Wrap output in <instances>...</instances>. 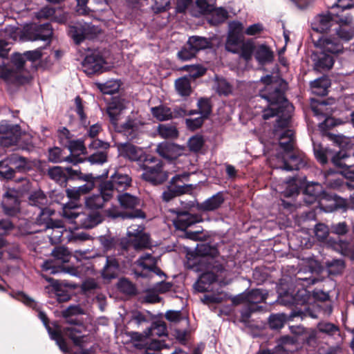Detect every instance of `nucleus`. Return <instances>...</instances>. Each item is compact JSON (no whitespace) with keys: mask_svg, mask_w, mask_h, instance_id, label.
Returning <instances> with one entry per match:
<instances>
[{"mask_svg":"<svg viewBox=\"0 0 354 354\" xmlns=\"http://www.w3.org/2000/svg\"><path fill=\"white\" fill-rule=\"evenodd\" d=\"M263 87L259 90V100L265 103L263 118L268 120L278 115L274 129V136L279 140L284 153H290L294 147V133L288 129L294 107L284 97L282 82L277 77L266 75L261 78Z\"/></svg>","mask_w":354,"mask_h":354,"instance_id":"f257e3e1","label":"nucleus"},{"mask_svg":"<svg viewBox=\"0 0 354 354\" xmlns=\"http://www.w3.org/2000/svg\"><path fill=\"white\" fill-rule=\"evenodd\" d=\"M38 316L48 330L50 338L56 342L63 352H68V351L67 344L63 338V335H65L68 337L75 346L82 349V354H88L87 350L83 349L85 344L89 340V337L83 334L85 331V328L82 324H75L63 328L59 325L55 324V327L53 329L48 325V318L44 312L39 311Z\"/></svg>","mask_w":354,"mask_h":354,"instance_id":"f03ea898","label":"nucleus"},{"mask_svg":"<svg viewBox=\"0 0 354 354\" xmlns=\"http://www.w3.org/2000/svg\"><path fill=\"white\" fill-rule=\"evenodd\" d=\"M122 109L114 104H111L107 109V113L111 122L119 131L122 132L127 138H134L140 129V123L137 120H128L124 123L120 124L118 121L121 115Z\"/></svg>","mask_w":354,"mask_h":354,"instance_id":"7ed1b4c3","label":"nucleus"},{"mask_svg":"<svg viewBox=\"0 0 354 354\" xmlns=\"http://www.w3.org/2000/svg\"><path fill=\"white\" fill-rule=\"evenodd\" d=\"M142 168L143 179L153 185L160 184L168 178V173L162 171V163L155 158H145Z\"/></svg>","mask_w":354,"mask_h":354,"instance_id":"20e7f679","label":"nucleus"},{"mask_svg":"<svg viewBox=\"0 0 354 354\" xmlns=\"http://www.w3.org/2000/svg\"><path fill=\"white\" fill-rule=\"evenodd\" d=\"M26 62L24 53H15L11 59L12 66H0V77L7 82H20L21 73Z\"/></svg>","mask_w":354,"mask_h":354,"instance_id":"39448f33","label":"nucleus"},{"mask_svg":"<svg viewBox=\"0 0 354 354\" xmlns=\"http://www.w3.org/2000/svg\"><path fill=\"white\" fill-rule=\"evenodd\" d=\"M243 24L233 21L228 24V33L225 42V49L233 53H239L244 41Z\"/></svg>","mask_w":354,"mask_h":354,"instance_id":"423d86ee","label":"nucleus"},{"mask_svg":"<svg viewBox=\"0 0 354 354\" xmlns=\"http://www.w3.org/2000/svg\"><path fill=\"white\" fill-rule=\"evenodd\" d=\"M131 179L128 175L116 172L111 176L109 180L102 183V185L104 190L113 198L116 192L120 194L127 189L131 185Z\"/></svg>","mask_w":354,"mask_h":354,"instance_id":"0eeeda50","label":"nucleus"},{"mask_svg":"<svg viewBox=\"0 0 354 354\" xmlns=\"http://www.w3.org/2000/svg\"><path fill=\"white\" fill-rule=\"evenodd\" d=\"M127 235L135 250H142L151 245L149 236L144 232V227L142 225H131L127 230Z\"/></svg>","mask_w":354,"mask_h":354,"instance_id":"6e6552de","label":"nucleus"},{"mask_svg":"<svg viewBox=\"0 0 354 354\" xmlns=\"http://www.w3.org/2000/svg\"><path fill=\"white\" fill-rule=\"evenodd\" d=\"M100 32L98 28L88 24H78L69 28L68 33L76 44L83 40L93 39Z\"/></svg>","mask_w":354,"mask_h":354,"instance_id":"1a4fd4ad","label":"nucleus"},{"mask_svg":"<svg viewBox=\"0 0 354 354\" xmlns=\"http://www.w3.org/2000/svg\"><path fill=\"white\" fill-rule=\"evenodd\" d=\"M20 135L19 125H11L6 121L0 122V145L9 147L15 144Z\"/></svg>","mask_w":354,"mask_h":354,"instance_id":"9d476101","label":"nucleus"},{"mask_svg":"<svg viewBox=\"0 0 354 354\" xmlns=\"http://www.w3.org/2000/svg\"><path fill=\"white\" fill-rule=\"evenodd\" d=\"M285 153L277 156V159L281 162L280 165L277 166V169H281L286 171L298 170L303 168L306 162L301 154H294Z\"/></svg>","mask_w":354,"mask_h":354,"instance_id":"9b49d317","label":"nucleus"},{"mask_svg":"<svg viewBox=\"0 0 354 354\" xmlns=\"http://www.w3.org/2000/svg\"><path fill=\"white\" fill-rule=\"evenodd\" d=\"M139 268L142 270L140 274L141 277H153L156 274L160 277H164L165 274L160 268L156 266V259L150 254L142 255L136 261Z\"/></svg>","mask_w":354,"mask_h":354,"instance_id":"f8f14e48","label":"nucleus"},{"mask_svg":"<svg viewBox=\"0 0 354 354\" xmlns=\"http://www.w3.org/2000/svg\"><path fill=\"white\" fill-rule=\"evenodd\" d=\"M331 161L333 165L339 168H344L341 173L348 179L354 180V171L351 168L354 165L353 158L345 151H339L333 156Z\"/></svg>","mask_w":354,"mask_h":354,"instance_id":"ddd939ff","label":"nucleus"},{"mask_svg":"<svg viewBox=\"0 0 354 354\" xmlns=\"http://www.w3.org/2000/svg\"><path fill=\"white\" fill-rule=\"evenodd\" d=\"M26 35L31 41H49L53 35V29L49 24H32L26 30Z\"/></svg>","mask_w":354,"mask_h":354,"instance_id":"4468645a","label":"nucleus"},{"mask_svg":"<svg viewBox=\"0 0 354 354\" xmlns=\"http://www.w3.org/2000/svg\"><path fill=\"white\" fill-rule=\"evenodd\" d=\"M19 194L15 189H8L3 196L1 202L5 213L13 216L19 210Z\"/></svg>","mask_w":354,"mask_h":354,"instance_id":"2eb2a0df","label":"nucleus"},{"mask_svg":"<svg viewBox=\"0 0 354 354\" xmlns=\"http://www.w3.org/2000/svg\"><path fill=\"white\" fill-rule=\"evenodd\" d=\"M315 46L322 51L333 55L343 50V46L339 39L332 35L322 37L316 41Z\"/></svg>","mask_w":354,"mask_h":354,"instance_id":"dca6fc26","label":"nucleus"},{"mask_svg":"<svg viewBox=\"0 0 354 354\" xmlns=\"http://www.w3.org/2000/svg\"><path fill=\"white\" fill-rule=\"evenodd\" d=\"M200 221L201 218L196 214H192L185 211H178L176 217L173 220V223L176 229L183 231Z\"/></svg>","mask_w":354,"mask_h":354,"instance_id":"f3484780","label":"nucleus"},{"mask_svg":"<svg viewBox=\"0 0 354 354\" xmlns=\"http://www.w3.org/2000/svg\"><path fill=\"white\" fill-rule=\"evenodd\" d=\"M100 194H93L85 198L86 207L91 210H96L101 209L104 207V203L108 202L112 198L107 192L104 190L102 185H100Z\"/></svg>","mask_w":354,"mask_h":354,"instance_id":"a211bd4d","label":"nucleus"},{"mask_svg":"<svg viewBox=\"0 0 354 354\" xmlns=\"http://www.w3.org/2000/svg\"><path fill=\"white\" fill-rule=\"evenodd\" d=\"M104 64L103 57L95 53L86 55L82 62L84 71L88 75L100 72Z\"/></svg>","mask_w":354,"mask_h":354,"instance_id":"6ab92c4d","label":"nucleus"},{"mask_svg":"<svg viewBox=\"0 0 354 354\" xmlns=\"http://www.w3.org/2000/svg\"><path fill=\"white\" fill-rule=\"evenodd\" d=\"M335 23V15L330 12L317 15L312 24L314 30L323 32L328 30Z\"/></svg>","mask_w":354,"mask_h":354,"instance_id":"aec40b11","label":"nucleus"},{"mask_svg":"<svg viewBox=\"0 0 354 354\" xmlns=\"http://www.w3.org/2000/svg\"><path fill=\"white\" fill-rule=\"evenodd\" d=\"M267 298V294H266L261 289L252 290L247 294H241L234 298H233V303L239 304L242 302H247L249 304H259L265 301Z\"/></svg>","mask_w":354,"mask_h":354,"instance_id":"412c9836","label":"nucleus"},{"mask_svg":"<svg viewBox=\"0 0 354 354\" xmlns=\"http://www.w3.org/2000/svg\"><path fill=\"white\" fill-rule=\"evenodd\" d=\"M313 309L308 308L305 312L303 311H294L291 313V317H310L312 318H317L319 314L323 313L324 315H329L332 312V306L330 305L321 306L319 304L313 305Z\"/></svg>","mask_w":354,"mask_h":354,"instance_id":"4be33fe9","label":"nucleus"},{"mask_svg":"<svg viewBox=\"0 0 354 354\" xmlns=\"http://www.w3.org/2000/svg\"><path fill=\"white\" fill-rule=\"evenodd\" d=\"M189 176V173L184 172L182 174H178L171 178V187L167 190L163 192L162 198L165 201H169L175 196L185 193V187L183 186L178 187H173L174 185L178 181H183L187 179Z\"/></svg>","mask_w":354,"mask_h":354,"instance_id":"5701e85b","label":"nucleus"},{"mask_svg":"<svg viewBox=\"0 0 354 354\" xmlns=\"http://www.w3.org/2000/svg\"><path fill=\"white\" fill-rule=\"evenodd\" d=\"M216 276L212 271L203 272L194 283V289L200 292H209L212 290V286L215 283Z\"/></svg>","mask_w":354,"mask_h":354,"instance_id":"b1692460","label":"nucleus"},{"mask_svg":"<svg viewBox=\"0 0 354 354\" xmlns=\"http://www.w3.org/2000/svg\"><path fill=\"white\" fill-rule=\"evenodd\" d=\"M118 151L121 156L131 161L140 160L143 156L142 149L130 143L120 145Z\"/></svg>","mask_w":354,"mask_h":354,"instance_id":"393cba45","label":"nucleus"},{"mask_svg":"<svg viewBox=\"0 0 354 354\" xmlns=\"http://www.w3.org/2000/svg\"><path fill=\"white\" fill-rule=\"evenodd\" d=\"M36 17L39 19H50V20L58 23H63L66 19L60 8L56 9L50 6H46L41 8L36 13Z\"/></svg>","mask_w":354,"mask_h":354,"instance_id":"a878e982","label":"nucleus"},{"mask_svg":"<svg viewBox=\"0 0 354 354\" xmlns=\"http://www.w3.org/2000/svg\"><path fill=\"white\" fill-rule=\"evenodd\" d=\"M102 221V217L99 212L93 214L81 212L78 221H75V224L82 228H92L101 223Z\"/></svg>","mask_w":354,"mask_h":354,"instance_id":"bb28decb","label":"nucleus"},{"mask_svg":"<svg viewBox=\"0 0 354 354\" xmlns=\"http://www.w3.org/2000/svg\"><path fill=\"white\" fill-rule=\"evenodd\" d=\"M47 236L52 244H57L62 241V237L64 232H66V227L63 225L62 221H55L51 227L45 230Z\"/></svg>","mask_w":354,"mask_h":354,"instance_id":"cd10ccee","label":"nucleus"},{"mask_svg":"<svg viewBox=\"0 0 354 354\" xmlns=\"http://www.w3.org/2000/svg\"><path fill=\"white\" fill-rule=\"evenodd\" d=\"M315 69L318 71L329 70L334 64L333 56L322 51L319 53L315 54L313 57Z\"/></svg>","mask_w":354,"mask_h":354,"instance_id":"c85d7f7f","label":"nucleus"},{"mask_svg":"<svg viewBox=\"0 0 354 354\" xmlns=\"http://www.w3.org/2000/svg\"><path fill=\"white\" fill-rule=\"evenodd\" d=\"M38 210L39 212L35 220V223L42 227L40 230H45L48 227H51V225L55 222V221L51 218V216L55 214V212L50 208L46 207Z\"/></svg>","mask_w":354,"mask_h":354,"instance_id":"c756f323","label":"nucleus"},{"mask_svg":"<svg viewBox=\"0 0 354 354\" xmlns=\"http://www.w3.org/2000/svg\"><path fill=\"white\" fill-rule=\"evenodd\" d=\"M323 194L322 186L317 183H309L306 185L304 194V201L306 203L310 204L319 198Z\"/></svg>","mask_w":354,"mask_h":354,"instance_id":"7c9ffc66","label":"nucleus"},{"mask_svg":"<svg viewBox=\"0 0 354 354\" xmlns=\"http://www.w3.org/2000/svg\"><path fill=\"white\" fill-rule=\"evenodd\" d=\"M120 272V266L115 258L107 257L106 264L102 270V276L104 279H111L118 277Z\"/></svg>","mask_w":354,"mask_h":354,"instance_id":"2f4dec72","label":"nucleus"},{"mask_svg":"<svg viewBox=\"0 0 354 354\" xmlns=\"http://www.w3.org/2000/svg\"><path fill=\"white\" fill-rule=\"evenodd\" d=\"M158 153L165 158L174 159L180 154V149L178 145L164 142L159 144L157 147Z\"/></svg>","mask_w":354,"mask_h":354,"instance_id":"473e14b6","label":"nucleus"},{"mask_svg":"<svg viewBox=\"0 0 354 354\" xmlns=\"http://www.w3.org/2000/svg\"><path fill=\"white\" fill-rule=\"evenodd\" d=\"M224 201L221 192H218L212 197L207 198L203 203L198 205V209L201 211H214L218 209Z\"/></svg>","mask_w":354,"mask_h":354,"instance_id":"72a5a7b5","label":"nucleus"},{"mask_svg":"<svg viewBox=\"0 0 354 354\" xmlns=\"http://www.w3.org/2000/svg\"><path fill=\"white\" fill-rule=\"evenodd\" d=\"M48 160L53 162H68L74 165L82 162V159L78 157H72L71 156H63L62 151L59 147H54L49 150Z\"/></svg>","mask_w":354,"mask_h":354,"instance_id":"f704fd0d","label":"nucleus"},{"mask_svg":"<svg viewBox=\"0 0 354 354\" xmlns=\"http://www.w3.org/2000/svg\"><path fill=\"white\" fill-rule=\"evenodd\" d=\"M330 84V81L327 77L318 78L310 83L312 93L317 95H326Z\"/></svg>","mask_w":354,"mask_h":354,"instance_id":"c9c22d12","label":"nucleus"},{"mask_svg":"<svg viewBox=\"0 0 354 354\" xmlns=\"http://www.w3.org/2000/svg\"><path fill=\"white\" fill-rule=\"evenodd\" d=\"M106 214L109 217L111 218H118L122 217L123 218H144L145 215L143 212L140 209H136L131 213L123 214L122 213L117 207H113L112 208L108 209L106 210Z\"/></svg>","mask_w":354,"mask_h":354,"instance_id":"e433bc0d","label":"nucleus"},{"mask_svg":"<svg viewBox=\"0 0 354 354\" xmlns=\"http://www.w3.org/2000/svg\"><path fill=\"white\" fill-rule=\"evenodd\" d=\"M333 248L341 253L344 256H348L351 259H354V243H351L344 241L338 240L335 241Z\"/></svg>","mask_w":354,"mask_h":354,"instance_id":"4c0bfd02","label":"nucleus"},{"mask_svg":"<svg viewBox=\"0 0 354 354\" xmlns=\"http://www.w3.org/2000/svg\"><path fill=\"white\" fill-rule=\"evenodd\" d=\"M117 197L120 206L124 209H134L140 203L138 198L128 193L118 194Z\"/></svg>","mask_w":354,"mask_h":354,"instance_id":"58836bf2","label":"nucleus"},{"mask_svg":"<svg viewBox=\"0 0 354 354\" xmlns=\"http://www.w3.org/2000/svg\"><path fill=\"white\" fill-rule=\"evenodd\" d=\"M227 297V295L225 292H218L217 293H208L204 295L201 298V301L209 307H213L214 305L221 304L225 301Z\"/></svg>","mask_w":354,"mask_h":354,"instance_id":"ea45409f","label":"nucleus"},{"mask_svg":"<svg viewBox=\"0 0 354 354\" xmlns=\"http://www.w3.org/2000/svg\"><path fill=\"white\" fill-rule=\"evenodd\" d=\"M187 46L197 53L199 50L208 48L210 46V41L203 37L192 36L189 38Z\"/></svg>","mask_w":354,"mask_h":354,"instance_id":"a19ab883","label":"nucleus"},{"mask_svg":"<svg viewBox=\"0 0 354 354\" xmlns=\"http://www.w3.org/2000/svg\"><path fill=\"white\" fill-rule=\"evenodd\" d=\"M10 165L14 169H16L21 171H26L31 168V163L26 158L19 156L17 154L10 156Z\"/></svg>","mask_w":354,"mask_h":354,"instance_id":"79ce46f5","label":"nucleus"},{"mask_svg":"<svg viewBox=\"0 0 354 354\" xmlns=\"http://www.w3.org/2000/svg\"><path fill=\"white\" fill-rule=\"evenodd\" d=\"M175 87L178 93L181 96H188L192 93L190 81L188 77H183L176 80Z\"/></svg>","mask_w":354,"mask_h":354,"instance_id":"37998d69","label":"nucleus"},{"mask_svg":"<svg viewBox=\"0 0 354 354\" xmlns=\"http://www.w3.org/2000/svg\"><path fill=\"white\" fill-rule=\"evenodd\" d=\"M151 112L153 116L159 121L169 120L172 116L171 109L163 105L152 107Z\"/></svg>","mask_w":354,"mask_h":354,"instance_id":"c03bdc74","label":"nucleus"},{"mask_svg":"<svg viewBox=\"0 0 354 354\" xmlns=\"http://www.w3.org/2000/svg\"><path fill=\"white\" fill-rule=\"evenodd\" d=\"M29 203L32 206L37 207L39 209L46 207L48 204V199L41 190H38L30 194Z\"/></svg>","mask_w":354,"mask_h":354,"instance_id":"a18cd8bd","label":"nucleus"},{"mask_svg":"<svg viewBox=\"0 0 354 354\" xmlns=\"http://www.w3.org/2000/svg\"><path fill=\"white\" fill-rule=\"evenodd\" d=\"M326 266L329 274L337 275L344 271L345 263L342 259H333L326 262Z\"/></svg>","mask_w":354,"mask_h":354,"instance_id":"49530a36","label":"nucleus"},{"mask_svg":"<svg viewBox=\"0 0 354 354\" xmlns=\"http://www.w3.org/2000/svg\"><path fill=\"white\" fill-rule=\"evenodd\" d=\"M228 17V13L226 10L218 8L212 10V12L208 19L209 22L212 25H218L224 22Z\"/></svg>","mask_w":354,"mask_h":354,"instance_id":"de8ad7c7","label":"nucleus"},{"mask_svg":"<svg viewBox=\"0 0 354 354\" xmlns=\"http://www.w3.org/2000/svg\"><path fill=\"white\" fill-rule=\"evenodd\" d=\"M79 207L75 205L67 203L63 206L62 214L63 216L67 218L71 222L78 221L81 212L79 211Z\"/></svg>","mask_w":354,"mask_h":354,"instance_id":"09e8293b","label":"nucleus"},{"mask_svg":"<svg viewBox=\"0 0 354 354\" xmlns=\"http://www.w3.org/2000/svg\"><path fill=\"white\" fill-rule=\"evenodd\" d=\"M167 334V328L165 324L160 322L153 323L150 328L145 331L146 337H161Z\"/></svg>","mask_w":354,"mask_h":354,"instance_id":"8fccbe9b","label":"nucleus"},{"mask_svg":"<svg viewBox=\"0 0 354 354\" xmlns=\"http://www.w3.org/2000/svg\"><path fill=\"white\" fill-rule=\"evenodd\" d=\"M255 57L261 64L270 62L273 59V53L266 46L261 45L258 48Z\"/></svg>","mask_w":354,"mask_h":354,"instance_id":"3c124183","label":"nucleus"},{"mask_svg":"<svg viewBox=\"0 0 354 354\" xmlns=\"http://www.w3.org/2000/svg\"><path fill=\"white\" fill-rule=\"evenodd\" d=\"M196 250L198 254L201 255L200 262H206L207 261V257H215L218 252L216 248H212L207 244L198 245Z\"/></svg>","mask_w":354,"mask_h":354,"instance_id":"603ef678","label":"nucleus"},{"mask_svg":"<svg viewBox=\"0 0 354 354\" xmlns=\"http://www.w3.org/2000/svg\"><path fill=\"white\" fill-rule=\"evenodd\" d=\"M120 87L119 81L111 80L105 83L98 84V88L104 94H113L118 91Z\"/></svg>","mask_w":354,"mask_h":354,"instance_id":"864d4df0","label":"nucleus"},{"mask_svg":"<svg viewBox=\"0 0 354 354\" xmlns=\"http://www.w3.org/2000/svg\"><path fill=\"white\" fill-rule=\"evenodd\" d=\"M14 168L10 165V156L0 161V176L6 179H10L14 175Z\"/></svg>","mask_w":354,"mask_h":354,"instance_id":"5fc2aeb1","label":"nucleus"},{"mask_svg":"<svg viewBox=\"0 0 354 354\" xmlns=\"http://www.w3.org/2000/svg\"><path fill=\"white\" fill-rule=\"evenodd\" d=\"M65 146L67 147L71 153L74 155L72 157H77L76 155L83 154L86 151L83 142L80 140H71Z\"/></svg>","mask_w":354,"mask_h":354,"instance_id":"6e6d98bb","label":"nucleus"},{"mask_svg":"<svg viewBox=\"0 0 354 354\" xmlns=\"http://www.w3.org/2000/svg\"><path fill=\"white\" fill-rule=\"evenodd\" d=\"M336 35L339 39L348 41L354 37V27L338 26L335 28Z\"/></svg>","mask_w":354,"mask_h":354,"instance_id":"4d7b16f0","label":"nucleus"},{"mask_svg":"<svg viewBox=\"0 0 354 354\" xmlns=\"http://www.w3.org/2000/svg\"><path fill=\"white\" fill-rule=\"evenodd\" d=\"M158 133L164 138H174L178 136L176 128L171 124H160L158 126Z\"/></svg>","mask_w":354,"mask_h":354,"instance_id":"13d9d810","label":"nucleus"},{"mask_svg":"<svg viewBox=\"0 0 354 354\" xmlns=\"http://www.w3.org/2000/svg\"><path fill=\"white\" fill-rule=\"evenodd\" d=\"M49 177L59 183H64L66 181V174L61 167L55 166L49 168L48 171Z\"/></svg>","mask_w":354,"mask_h":354,"instance_id":"bf43d9fd","label":"nucleus"},{"mask_svg":"<svg viewBox=\"0 0 354 354\" xmlns=\"http://www.w3.org/2000/svg\"><path fill=\"white\" fill-rule=\"evenodd\" d=\"M53 256L57 260L59 261L62 263H66L69 261L71 258V252L68 250L66 248L64 247H57L55 248L52 252Z\"/></svg>","mask_w":354,"mask_h":354,"instance_id":"052dcab7","label":"nucleus"},{"mask_svg":"<svg viewBox=\"0 0 354 354\" xmlns=\"http://www.w3.org/2000/svg\"><path fill=\"white\" fill-rule=\"evenodd\" d=\"M171 1V0H152L150 8L154 13L165 12L170 8Z\"/></svg>","mask_w":354,"mask_h":354,"instance_id":"680f3d73","label":"nucleus"},{"mask_svg":"<svg viewBox=\"0 0 354 354\" xmlns=\"http://www.w3.org/2000/svg\"><path fill=\"white\" fill-rule=\"evenodd\" d=\"M214 1L215 0H196V4L199 10L198 13H193V15L198 17L200 15L212 11Z\"/></svg>","mask_w":354,"mask_h":354,"instance_id":"e2e57ef3","label":"nucleus"},{"mask_svg":"<svg viewBox=\"0 0 354 354\" xmlns=\"http://www.w3.org/2000/svg\"><path fill=\"white\" fill-rule=\"evenodd\" d=\"M254 50V45L252 41L248 40L245 41L240 49L239 53H241V57H243L246 61L250 60L252 58L253 52Z\"/></svg>","mask_w":354,"mask_h":354,"instance_id":"0e129e2a","label":"nucleus"},{"mask_svg":"<svg viewBox=\"0 0 354 354\" xmlns=\"http://www.w3.org/2000/svg\"><path fill=\"white\" fill-rule=\"evenodd\" d=\"M286 319L284 314L271 315L269 317V325L272 329H279L283 327Z\"/></svg>","mask_w":354,"mask_h":354,"instance_id":"69168bd1","label":"nucleus"},{"mask_svg":"<svg viewBox=\"0 0 354 354\" xmlns=\"http://www.w3.org/2000/svg\"><path fill=\"white\" fill-rule=\"evenodd\" d=\"M80 178L85 181H87V183L82 186L77 187V189L81 196L86 194L93 189L94 183L91 180L93 178L91 174H84L83 176H80Z\"/></svg>","mask_w":354,"mask_h":354,"instance_id":"338daca9","label":"nucleus"},{"mask_svg":"<svg viewBox=\"0 0 354 354\" xmlns=\"http://www.w3.org/2000/svg\"><path fill=\"white\" fill-rule=\"evenodd\" d=\"M199 113L203 118H207L212 111L209 101L207 99H201L198 102Z\"/></svg>","mask_w":354,"mask_h":354,"instance_id":"774afa93","label":"nucleus"}]
</instances>
